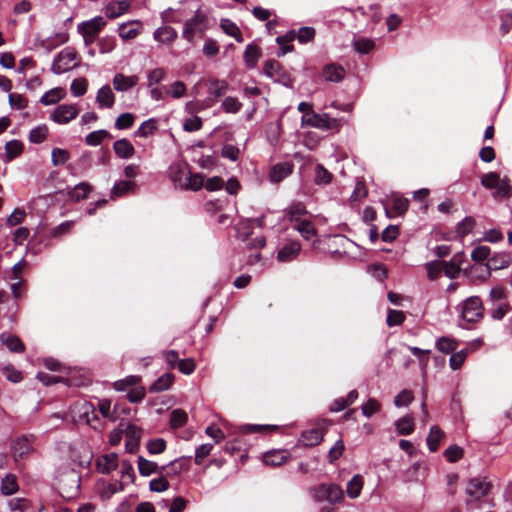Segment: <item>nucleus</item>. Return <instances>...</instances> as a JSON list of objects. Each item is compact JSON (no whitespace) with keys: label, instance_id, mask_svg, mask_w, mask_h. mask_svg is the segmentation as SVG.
<instances>
[{"label":"nucleus","instance_id":"f257e3e1","mask_svg":"<svg viewBox=\"0 0 512 512\" xmlns=\"http://www.w3.org/2000/svg\"><path fill=\"white\" fill-rule=\"evenodd\" d=\"M174 12L171 8L163 13L173 23H180L183 16L192 13V16L184 21L181 36L190 44H195L197 38H202L209 28L208 15L201 9V6L196 2H189L187 7L175 11V14L168 18L167 13Z\"/></svg>","mask_w":512,"mask_h":512},{"label":"nucleus","instance_id":"f03ea898","mask_svg":"<svg viewBox=\"0 0 512 512\" xmlns=\"http://www.w3.org/2000/svg\"><path fill=\"white\" fill-rule=\"evenodd\" d=\"M78 53L75 48L68 46L61 50L55 57L51 66V71L60 75L79 66L77 62Z\"/></svg>","mask_w":512,"mask_h":512},{"label":"nucleus","instance_id":"7ed1b4c3","mask_svg":"<svg viewBox=\"0 0 512 512\" xmlns=\"http://www.w3.org/2000/svg\"><path fill=\"white\" fill-rule=\"evenodd\" d=\"M491 489V483L486 478L475 477L468 481L466 486V494L470 499L466 500L469 509L477 508L476 502L485 497Z\"/></svg>","mask_w":512,"mask_h":512},{"label":"nucleus","instance_id":"20e7f679","mask_svg":"<svg viewBox=\"0 0 512 512\" xmlns=\"http://www.w3.org/2000/svg\"><path fill=\"white\" fill-rule=\"evenodd\" d=\"M484 316L483 303L480 297L470 296L461 304V318L467 324L480 321Z\"/></svg>","mask_w":512,"mask_h":512},{"label":"nucleus","instance_id":"39448f33","mask_svg":"<svg viewBox=\"0 0 512 512\" xmlns=\"http://www.w3.org/2000/svg\"><path fill=\"white\" fill-rule=\"evenodd\" d=\"M302 123L322 130H332L339 126L336 118L330 117L327 113L318 114L314 111L305 113L302 116Z\"/></svg>","mask_w":512,"mask_h":512},{"label":"nucleus","instance_id":"423d86ee","mask_svg":"<svg viewBox=\"0 0 512 512\" xmlns=\"http://www.w3.org/2000/svg\"><path fill=\"white\" fill-rule=\"evenodd\" d=\"M79 114V110L74 104L58 105L50 114V119L57 124H67L75 119Z\"/></svg>","mask_w":512,"mask_h":512},{"label":"nucleus","instance_id":"0eeeda50","mask_svg":"<svg viewBox=\"0 0 512 512\" xmlns=\"http://www.w3.org/2000/svg\"><path fill=\"white\" fill-rule=\"evenodd\" d=\"M512 262V258L509 254L502 253L495 255L489 259L488 265L486 267H477V266H471V270H478L480 269L482 272V278L485 279L487 276L490 275V269L493 270H499L504 269L510 266Z\"/></svg>","mask_w":512,"mask_h":512},{"label":"nucleus","instance_id":"6e6552de","mask_svg":"<svg viewBox=\"0 0 512 512\" xmlns=\"http://www.w3.org/2000/svg\"><path fill=\"white\" fill-rule=\"evenodd\" d=\"M263 74L278 83L285 84V81L288 79L282 65L275 59H269L264 63Z\"/></svg>","mask_w":512,"mask_h":512},{"label":"nucleus","instance_id":"1a4fd4ad","mask_svg":"<svg viewBox=\"0 0 512 512\" xmlns=\"http://www.w3.org/2000/svg\"><path fill=\"white\" fill-rule=\"evenodd\" d=\"M106 24L107 22L102 16H95L92 19L79 23L77 25V31L79 34L97 36Z\"/></svg>","mask_w":512,"mask_h":512},{"label":"nucleus","instance_id":"9d476101","mask_svg":"<svg viewBox=\"0 0 512 512\" xmlns=\"http://www.w3.org/2000/svg\"><path fill=\"white\" fill-rule=\"evenodd\" d=\"M15 461L25 459L32 451L33 447L27 436H20L14 439L10 445Z\"/></svg>","mask_w":512,"mask_h":512},{"label":"nucleus","instance_id":"9b49d317","mask_svg":"<svg viewBox=\"0 0 512 512\" xmlns=\"http://www.w3.org/2000/svg\"><path fill=\"white\" fill-rule=\"evenodd\" d=\"M142 29L143 24L140 20H131L119 25L118 34L124 41L133 40L141 33Z\"/></svg>","mask_w":512,"mask_h":512},{"label":"nucleus","instance_id":"f8f14e48","mask_svg":"<svg viewBox=\"0 0 512 512\" xmlns=\"http://www.w3.org/2000/svg\"><path fill=\"white\" fill-rule=\"evenodd\" d=\"M189 173L188 165L182 162L172 163L168 168V175L175 187L183 188L185 179Z\"/></svg>","mask_w":512,"mask_h":512},{"label":"nucleus","instance_id":"ddd939ff","mask_svg":"<svg viewBox=\"0 0 512 512\" xmlns=\"http://www.w3.org/2000/svg\"><path fill=\"white\" fill-rule=\"evenodd\" d=\"M293 172V164L289 162L277 163L271 167L269 171V181L272 183H279Z\"/></svg>","mask_w":512,"mask_h":512},{"label":"nucleus","instance_id":"4468645a","mask_svg":"<svg viewBox=\"0 0 512 512\" xmlns=\"http://www.w3.org/2000/svg\"><path fill=\"white\" fill-rule=\"evenodd\" d=\"M118 466V456L116 453L101 455L96 460L97 471L101 474H110Z\"/></svg>","mask_w":512,"mask_h":512},{"label":"nucleus","instance_id":"2eb2a0df","mask_svg":"<svg viewBox=\"0 0 512 512\" xmlns=\"http://www.w3.org/2000/svg\"><path fill=\"white\" fill-rule=\"evenodd\" d=\"M139 77L137 75L126 76L122 73H116L113 77V87L118 92H127L137 85Z\"/></svg>","mask_w":512,"mask_h":512},{"label":"nucleus","instance_id":"dca6fc26","mask_svg":"<svg viewBox=\"0 0 512 512\" xmlns=\"http://www.w3.org/2000/svg\"><path fill=\"white\" fill-rule=\"evenodd\" d=\"M301 251V245L299 242L293 241L288 244H285L282 248L279 249L277 253V259L280 262H291L297 258Z\"/></svg>","mask_w":512,"mask_h":512},{"label":"nucleus","instance_id":"f3484780","mask_svg":"<svg viewBox=\"0 0 512 512\" xmlns=\"http://www.w3.org/2000/svg\"><path fill=\"white\" fill-rule=\"evenodd\" d=\"M96 102L100 109H110L113 107L115 103V95L108 84L102 86L97 91Z\"/></svg>","mask_w":512,"mask_h":512},{"label":"nucleus","instance_id":"a211bd4d","mask_svg":"<svg viewBox=\"0 0 512 512\" xmlns=\"http://www.w3.org/2000/svg\"><path fill=\"white\" fill-rule=\"evenodd\" d=\"M177 37V31L173 27L167 25L158 27L153 33L154 40L165 45L173 43Z\"/></svg>","mask_w":512,"mask_h":512},{"label":"nucleus","instance_id":"6ab92c4d","mask_svg":"<svg viewBox=\"0 0 512 512\" xmlns=\"http://www.w3.org/2000/svg\"><path fill=\"white\" fill-rule=\"evenodd\" d=\"M125 438V447L127 451L132 453L138 449L141 430L137 426L130 424L125 429Z\"/></svg>","mask_w":512,"mask_h":512},{"label":"nucleus","instance_id":"aec40b11","mask_svg":"<svg viewBox=\"0 0 512 512\" xmlns=\"http://www.w3.org/2000/svg\"><path fill=\"white\" fill-rule=\"evenodd\" d=\"M0 342L5 345L10 352L22 353L25 351V345L21 339L8 332H2L0 334Z\"/></svg>","mask_w":512,"mask_h":512},{"label":"nucleus","instance_id":"412c9836","mask_svg":"<svg viewBox=\"0 0 512 512\" xmlns=\"http://www.w3.org/2000/svg\"><path fill=\"white\" fill-rule=\"evenodd\" d=\"M391 202V209L385 207V213L389 218H392L394 216H401L408 210L409 201L406 198L395 195L392 197Z\"/></svg>","mask_w":512,"mask_h":512},{"label":"nucleus","instance_id":"4be33fe9","mask_svg":"<svg viewBox=\"0 0 512 512\" xmlns=\"http://www.w3.org/2000/svg\"><path fill=\"white\" fill-rule=\"evenodd\" d=\"M228 91V83L225 80L211 79L208 82L209 99L217 101Z\"/></svg>","mask_w":512,"mask_h":512},{"label":"nucleus","instance_id":"5701e85b","mask_svg":"<svg viewBox=\"0 0 512 512\" xmlns=\"http://www.w3.org/2000/svg\"><path fill=\"white\" fill-rule=\"evenodd\" d=\"M131 3L129 0H120L115 4H109L105 7V15L109 19H115L129 11Z\"/></svg>","mask_w":512,"mask_h":512},{"label":"nucleus","instance_id":"b1692460","mask_svg":"<svg viewBox=\"0 0 512 512\" xmlns=\"http://www.w3.org/2000/svg\"><path fill=\"white\" fill-rule=\"evenodd\" d=\"M113 150L115 154L122 159H129L135 153L132 143L125 138L115 141L113 144Z\"/></svg>","mask_w":512,"mask_h":512},{"label":"nucleus","instance_id":"393cba45","mask_svg":"<svg viewBox=\"0 0 512 512\" xmlns=\"http://www.w3.org/2000/svg\"><path fill=\"white\" fill-rule=\"evenodd\" d=\"M137 185L135 182L130 180H121L115 182L111 191V198L115 199L118 197H122L130 192H134Z\"/></svg>","mask_w":512,"mask_h":512},{"label":"nucleus","instance_id":"a878e982","mask_svg":"<svg viewBox=\"0 0 512 512\" xmlns=\"http://www.w3.org/2000/svg\"><path fill=\"white\" fill-rule=\"evenodd\" d=\"M24 145L21 141L13 139L5 144L4 162H10L23 152Z\"/></svg>","mask_w":512,"mask_h":512},{"label":"nucleus","instance_id":"bb28decb","mask_svg":"<svg viewBox=\"0 0 512 512\" xmlns=\"http://www.w3.org/2000/svg\"><path fill=\"white\" fill-rule=\"evenodd\" d=\"M288 459V453L286 451H268L263 455V462L269 466H280Z\"/></svg>","mask_w":512,"mask_h":512},{"label":"nucleus","instance_id":"cd10ccee","mask_svg":"<svg viewBox=\"0 0 512 512\" xmlns=\"http://www.w3.org/2000/svg\"><path fill=\"white\" fill-rule=\"evenodd\" d=\"M352 46L359 54H369L375 48V41L366 37H355L352 40Z\"/></svg>","mask_w":512,"mask_h":512},{"label":"nucleus","instance_id":"c85d7f7f","mask_svg":"<svg viewBox=\"0 0 512 512\" xmlns=\"http://www.w3.org/2000/svg\"><path fill=\"white\" fill-rule=\"evenodd\" d=\"M345 75L344 69L335 64L326 65L323 69V76L325 80L330 82H340Z\"/></svg>","mask_w":512,"mask_h":512},{"label":"nucleus","instance_id":"c756f323","mask_svg":"<svg viewBox=\"0 0 512 512\" xmlns=\"http://www.w3.org/2000/svg\"><path fill=\"white\" fill-rule=\"evenodd\" d=\"M174 381V376L171 373H165L158 377V379L149 387V392L159 393L168 390Z\"/></svg>","mask_w":512,"mask_h":512},{"label":"nucleus","instance_id":"7c9ffc66","mask_svg":"<svg viewBox=\"0 0 512 512\" xmlns=\"http://www.w3.org/2000/svg\"><path fill=\"white\" fill-rule=\"evenodd\" d=\"M261 55L260 49L255 44H248L245 48L243 58L247 67L254 68Z\"/></svg>","mask_w":512,"mask_h":512},{"label":"nucleus","instance_id":"2f4dec72","mask_svg":"<svg viewBox=\"0 0 512 512\" xmlns=\"http://www.w3.org/2000/svg\"><path fill=\"white\" fill-rule=\"evenodd\" d=\"M333 174L322 164H317L314 171V183L318 186H325L332 182Z\"/></svg>","mask_w":512,"mask_h":512},{"label":"nucleus","instance_id":"473e14b6","mask_svg":"<svg viewBox=\"0 0 512 512\" xmlns=\"http://www.w3.org/2000/svg\"><path fill=\"white\" fill-rule=\"evenodd\" d=\"M64 95L65 92L62 88H52L41 96L40 103L45 106L52 105L59 102L64 97Z\"/></svg>","mask_w":512,"mask_h":512},{"label":"nucleus","instance_id":"72a5a7b5","mask_svg":"<svg viewBox=\"0 0 512 512\" xmlns=\"http://www.w3.org/2000/svg\"><path fill=\"white\" fill-rule=\"evenodd\" d=\"M111 138H113V136L107 130L100 129L86 135L85 143L88 146H98L103 142V140Z\"/></svg>","mask_w":512,"mask_h":512},{"label":"nucleus","instance_id":"f704fd0d","mask_svg":"<svg viewBox=\"0 0 512 512\" xmlns=\"http://www.w3.org/2000/svg\"><path fill=\"white\" fill-rule=\"evenodd\" d=\"M92 186L86 182H81L75 185L69 191V197L73 201H80L87 197V195L91 192Z\"/></svg>","mask_w":512,"mask_h":512},{"label":"nucleus","instance_id":"c9c22d12","mask_svg":"<svg viewBox=\"0 0 512 512\" xmlns=\"http://www.w3.org/2000/svg\"><path fill=\"white\" fill-rule=\"evenodd\" d=\"M301 440L305 446H315L323 440V433L317 428L310 429L302 433Z\"/></svg>","mask_w":512,"mask_h":512},{"label":"nucleus","instance_id":"e433bc0d","mask_svg":"<svg viewBox=\"0 0 512 512\" xmlns=\"http://www.w3.org/2000/svg\"><path fill=\"white\" fill-rule=\"evenodd\" d=\"M157 130V120L149 118L141 123L139 128L134 132L135 137L146 138L152 135Z\"/></svg>","mask_w":512,"mask_h":512},{"label":"nucleus","instance_id":"4c0bfd02","mask_svg":"<svg viewBox=\"0 0 512 512\" xmlns=\"http://www.w3.org/2000/svg\"><path fill=\"white\" fill-rule=\"evenodd\" d=\"M442 437H443V432L438 426L434 425L430 428L426 442H427L428 448L431 452L437 451Z\"/></svg>","mask_w":512,"mask_h":512},{"label":"nucleus","instance_id":"58836bf2","mask_svg":"<svg viewBox=\"0 0 512 512\" xmlns=\"http://www.w3.org/2000/svg\"><path fill=\"white\" fill-rule=\"evenodd\" d=\"M362 488H363V477L359 474L354 475L352 477V479L347 483V488H346L347 495L350 498L355 499L360 495Z\"/></svg>","mask_w":512,"mask_h":512},{"label":"nucleus","instance_id":"ea45409f","mask_svg":"<svg viewBox=\"0 0 512 512\" xmlns=\"http://www.w3.org/2000/svg\"><path fill=\"white\" fill-rule=\"evenodd\" d=\"M18 488V483L14 475L7 474L1 481L0 490L3 495H12L17 492Z\"/></svg>","mask_w":512,"mask_h":512},{"label":"nucleus","instance_id":"a19ab883","mask_svg":"<svg viewBox=\"0 0 512 512\" xmlns=\"http://www.w3.org/2000/svg\"><path fill=\"white\" fill-rule=\"evenodd\" d=\"M294 229L297 230L305 240H310L316 235L314 225L308 220L299 221V223L294 225Z\"/></svg>","mask_w":512,"mask_h":512},{"label":"nucleus","instance_id":"79ce46f5","mask_svg":"<svg viewBox=\"0 0 512 512\" xmlns=\"http://www.w3.org/2000/svg\"><path fill=\"white\" fill-rule=\"evenodd\" d=\"M124 490V483L119 480H114L109 483H107L104 488L101 491V498L108 500L110 499L114 494L121 492Z\"/></svg>","mask_w":512,"mask_h":512},{"label":"nucleus","instance_id":"37998d69","mask_svg":"<svg viewBox=\"0 0 512 512\" xmlns=\"http://www.w3.org/2000/svg\"><path fill=\"white\" fill-rule=\"evenodd\" d=\"M344 499V492L342 488L337 484L327 485L326 501L329 503H339Z\"/></svg>","mask_w":512,"mask_h":512},{"label":"nucleus","instance_id":"c03bdc74","mask_svg":"<svg viewBox=\"0 0 512 512\" xmlns=\"http://www.w3.org/2000/svg\"><path fill=\"white\" fill-rule=\"evenodd\" d=\"M204 187V177L200 174H192L190 171L185 179L182 189L197 191Z\"/></svg>","mask_w":512,"mask_h":512},{"label":"nucleus","instance_id":"a18cd8bd","mask_svg":"<svg viewBox=\"0 0 512 512\" xmlns=\"http://www.w3.org/2000/svg\"><path fill=\"white\" fill-rule=\"evenodd\" d=\"M511 310V306L507 301L491 303V317L494 320H502Z\"/></svg>","mask_w":512,"mask_h":512},{"label":"nucleus","instance_id":"49530a36","mask_svg":"<svg viewBox=\"0 0 512 512\" xmlns=\"http://www.w3.org/2000/svg\"><path fill=\"white\" fill-rule=\"evenodd\" d=\"M188 420L187 413L182 409H174L170 413V426L173 429L181 428Z\"/></svg>","mask_w":512,"mask_h":512},{"label":"nucleus","instance_id":"de8ad7c7","mask_svg":"<svg viewBox=\"0 0 512 512\" xmlns=\"http://www.w3.org/2000/svg\"><path fill=\"white\" fill-rule=\"evenodd\" d=\"M306 213V207L301 202L294 203L287 209V216L291 222L299 223Z\"/></svg>","mask_w":512,"mask_h":512},{"label":"nucleus","instance_id":"09e8293b","mask_svg":"<svg viewBox=\"0 0 512 512\" xmlns=\"http://www.w3.org/2000/svg\"><path fill=\"white\" fill-rule=\"evenodd\" d=\"M138 469L142 476H149L158 471L157 463L147 460L142 456L138 457Z\"/></svg>","mask_w":512,"mask_h":512},{"label":"nucleus","instance_id":"8fccbe9b","mask_svg":"<svg viewBox=\"0 0 512 512\" xmlns=\"http://www.w3.org/2000/svg\"><path fill=\"white\" fill-rule=\"evenodd\" d=\"M242 108V103L236 98L232 96L226 97L221 104V109L225 113L236 114Z\"/></svg>","mask_w":512,"mask_h":512},{"label":"nucleus","instance_id":"3c124183","mask_svg":"<svg viewBox=\"0 0 512 512\" xmlns=\"http://www.w3.org/2000/svg\"><path fill=\"white\" fill-rule=\"evenodd\" d=\"M475 225V219L471 216H467L456 225V233L460 237H465L471 233Z\"/></svg>","mask_w":512,"mask_h":512},{"label":"nucleus","instance_id":"603ef678","mask_svg":"<svg viewBox=\"0 0 512 512\" xmlns=\"http://www.w3.org/2000/svg\"><path fill=\"white\" fill-rule=\"evenodd\" d=\"M48 136V128L46 125H39L31 129L29 133V141L34 144H40L46 140Z\"/></svg>","mask_w":512,"mask_h":512},{"label":"nucleus","instance_id":"864d4df0","mask_svg":"<svg viewBox=\"0 0 512 512\" xmlns=\"http://www.w3.org/2000/svg\"><path fill=\"white\" fill-rule=\"evenodd\" d=\"M220 27L229 36L234 37L238 42L242 41L241 33L237 25L229 19H222Z\"/></svg>","mask_w":512,"mask_h":512},{"label":"nucleus","instance_id":"5fc2aeb1","mask_svg":"<svg viewBox=\"0 0 512 512\" xmlns=\"http://www.w3.org/2000/svg\"><path fill=\"white\" fill-rule=\"evenodd\" d=\"M436 348L446 354L454 352L457 348V343L449 337H441L436 341Z\"/></svg>","mask_w":512,"mask_h":512},{"label":"nucleus","instance_id":"6e6d98bb","mask_svg":"<svg viewBox=\"0 0 512 512\" xmlns=\"http://www.w3.org/2000/svg\"><path fill=\"white\" fill-rule=\"evenodd\" d=\"M396 430L400 435H409L414 430L413 419L410 417H402L396 421Z\"/></svg>","mask_w":512,"mask_h":512},{"label":"nucleus","instance_id":"4d7b16f0","mask_svg":"<svg viewBox=\"0 0 512 512\" xmlns=\"http://www.w3.org/2000/svg\"><path fill=\"white\" fill-rule=\"evenodd\" d=\"M134 120L135 116L132 113H122L115 120L114 126L118 130H125L132 127Z\"/></svg>","mask_w":512,"mask_h":512},{"label":"nucleus","instance_id":"13d9d810","mask_svg":"<svg viewBox=\"0 0 512 512\" xmlns=\"http://www.w3.org/2000/svg\"><path fill=\"white\" fill-rule=\"evenodd\" d=\"M443 269V263L439 260H433L425 264V270L430 280H436Z\"/></svg>","mask_w":512,"mask_h":512},{"label":"nucleus","instance_id":"bf43d9fd","mask_svg":"<svg viewBox=\"0 0 512 512\" xmlns=\"http://www.w3.org/2000/svg\"><path fill=\"white\" fill-rule=\"evenodd\" d=\"M98 46L101 54L110 53L116 47V38L111 35L104 36L98 40Z\"/></svg>","mask_w":512,"mask_h":512},{"label":"nucleus","instance_id":"052dcab7","mask_svg":"<svg viewBox=\"0 0 512 512\" xmlns=\"http://www.w3.org/2000/svg\"><path fill=\"white\" fill-rule=\"evenodd\" d=\"M82 416L85 418L87 424L96 428V426L93 425V422L99 421V416L92 403H85L83 405Z\"/></svg>","mask_w":512,"mask_h":512},{"label":"nucleus","instance_id":"680f3d73","mask_svg":"<svg viewBox=\"0 0 512 512\" xmlns=\"http://www.w3.org/2000/svg\"><path fill=\"white\" fill-rule=\"evenodd\" d=\"M70 159L66 149L54 148L51 153V161L54 166L64 165Z\"/></svg>","mask_w":512,"mask_h":512},{"label":"nucleus","instance_id":"e2e57ef3","mask_svg":"<svg viewBox=\"0 0 512 512\" xmlns=\"http://www.w3.org/2000/svg\"><path fill=\"white\" fill-rule=\"evenodd\" d=\"M88 82L85 78L74 79L70 85V91L75 97L83 96L87 92Z\"/></svg>","mask_w":512,"mask_h":512},{"label":"nucleus","instance_id":"0e129e2a","mask_svg":"<svg viewBox=\"0 0 512 512\" xmlns=\"http://www.w3.org/2000/svg\"><path fill=\"white\" fill-rule=\"evenodd\" d=\"M165 76H166V71L161 67H158V68H155V69L149 71L147 74V86L153 87L154 85L163 81Z\"/></svg>","mask_w":512,"mask_h":512},{"label":"nucleus","instance_id":"69168bd1","mask_svg":"<svg viewBox=\"0 0 512 512\" xmlns=\"http://www.w3.org/2000/svg\"><path fill=\"white\" fill-rule=\"evenodd\" d=\"M315 34L316 31L313 27L304 26L298 30L296 38L299 41V43L306 44L314 39Z\"/></svg>","mask_w":512,"mask_h":512},{"label":"nucleus","instance_id":"338daca9","mask_svg":"<svg viewBox=\"0 0 512 512\" xmlns=\"http://www.w3.org/2000/svg\"><path fill=\"white\" fill-rule=\"evenodd\" d=\"M227 204H228L227 198L208 200L204 204V209L208 213H216V212L223 210L224 206Z\"/></svg>","mask_w":512,"mask_h":512},{"label":"nucleus","instance_id":"774afa93","mask_svg":"<svg viewBox=\"0 0 512 512\" xmlns=\"http://www.w3.org/2000/svg\"><path fill=\"white\" fill-rule=\"evenodd\" d=\"M463 449L457 445H451L444 451V457L450 463H455L463 457Z\"/></svg>","mask_w":512,"mask_h":512}]
</instances>
